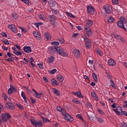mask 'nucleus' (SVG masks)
I'll return each mask as SVG.
<instances>
[{
  "instance_id": "f257e3e1",
  "label": "nucleus",
  "mask_w": 127,
  "mask_h": 127,
  "mask_svg": "<svg viewBox=\"0 0 127 127\" xmlns=\"http://www.w3.org/2000/svg\"><path fill=\"white\" fill-rule=\"evenodd\" d=\"M30 122L31 124V125H32V126H33V127H37V126L38 127H43V123H42V121L40 120L39 121H37L36 120L33 119H30Z\"/></svg>"
},
{
  "instance_id": "f03ea898",
  "label": "nucleus",
  "mask_w": 127,
  "mask_h": 127,
  "mask_svg": "<svg viewBox=\"0 0 127 127\" xmlns=\"http://www.w3.org/2000/svg\"><path fill=\"white\" fill-rule=\"evenodd\" d=\"M82 39H84L85 43L86 48L90 49L92 47V42L88 38L86 37V36H83L82 37Z\"/></svg>"
},
{
  "instance_id": "7ed1b4c3",
  "label": "nucleus",
  "mask_w": 127,
  "mask_h": 127,
  "mask_svg": "<svg viewBox=\"0 0 127 127\" xmlns=\"http://www.w3.org/2000/svg\"><path fill=\"white\" fill-rule=\"evenodd\" d=\"M56 51L61 56L66 57V56H67V55H68V54H67L64 52V49L60 47H56Z\"/></svg>"
},
{
  "instance_id": "20e7f679",
  "label": "nucleus",
  "mask_w": 127,
  "mask_h": 127,
  "mask_svg": "<svg viewBox=\"0 0 127 127\" xmlns=\"http://www.w3.org/2000/svg\"><path fill=\"white\" fill-rule=\"evenodd\" d=\"M113 111H114L116 115L120 116V117H123V116H124V114H123V109L120 105L116 107V109H113Z\"/></svg>"
},
{
  "instance_id": "39448f33",
  "label": "nucleus",
  "mask_w": 127,
  "mask_h": 127,
  "mask_svg": "<svg viewBox=\"0 0 127 127\" xmlns=\"http://www.w3.org/2000/svg\"><path fill=\"white\" fill-rule=\"evenodd\" d=\"M10 118H11V116L9 115V113L2 114L1 115V119L3 123H6Z\"/></svg>"
},
{
  "instance_id": "423d86ee",
  "label": "nucleus",
  "mask_w": 127,
  "mask_h": 127,
  "mask_svg": "<svg viewBox=\"0 0 127 127\" xmlns=\"http://www.w3.org/2000/svg\"><path fill=\"white\" fill-rule=\"evenodd\" d=\"M5 107L6 109H7V110H11V111H14V110H15V106H14V104L11 102L6 103Z\"/></svg>"
},
{
  "instance_id": "0eeeda50",
  "label": "nucleus",
  "mask_w": 127,
  "mask_h": 127,
  "mask_svg": "<svg viewBox=\"0 0 127 127\" xmlns=\"http://www.w3.org/2000/svg\"><path fill=\"white\" fill-rule=\"evenodd\" d=\"M64 118L67 122H73V121H74V118H73V117L69 115L68 113H66L64 115Z\"/></svg>"
},
{
  "instance_id": "6e6552de",
  "label": "nucleus",
  "mask_w": 127,
  "mask_h": 127,
  "mask_svg": "<svg viewBox=\"0 0 127 127\" xmlns=\"http://www.w3.org/2000/svg\"><path fill=\"white\" fill-rule=\"evenodd\" d=\"M87 12L90 13V14L93 15L95 13V8L92 6L87 5Z\"/></svg>"
},
{
  "instance_id": "1a4fd4ad",
  "label": "nucleus",
  "mask_w": 127,
  "mask_h": 127,
  "mask_svg": "<svg viewBox=\"0 0 127 127\" xmlns=\"http://www.w3.org/2000/svg\"><path fill=\"white\" fill-rule=\"evenodd\" d=\"M85 30L87 37H91V36H92V34H93V32L92 31L91 28L89 27H86L85 28Z\"/></svg>"
},
{
  "instance_id": "9d476101",
  "label": "nucleus",
  "mask_w": 127,
  "mask_h": 127,
  "mask_svg": "<svg viewBox=\"0 0 127 127\" xmlns=\"http://www.w3.org/2000/svg\"><path fill=\"white\" fill-rule=\"evenodd\" d=\"M125 23L123 22L122 21H119L117 23V26L118 27H120V28H122L124 29L125 31H127V29L125 27Z\"/></svg>"
},
{
  "instance_id": "9b49d317",
  "label": "nucleus",
  "mask_w": 127,
  "mask_h": 127,
  "mask_svg": "<svg viewBox=\"0 0 127 127\" xmlns=\"http://www.w3.org/2000/svg\"><path fill=\"white\" fill-rule=\"evenodd\" d=\"M104 9H105L106 13H108V14H110V13H111V9H112V6H111L110 5L104 6Z\"/></svg>"
},
{
  "instance_id": "f8f14e48",
  "label": "nucleus",
  "mask_w": 127,
  "mask_h": 127,
  "mask_svg": "<svg viewBox=\"0 0 127 127\" xmlns=\"http://www.w3.org/2000/svg\"><path fill=\"white\" fill-rule=\"evenodd\" d=\"M23 50L24 52H26V53H30L32 52V50H31V47L27 46H25L23 47Z\"/></svg>"
},
{
  "instance_id": "ddd939ff",
  "label": "nucleus",
  "mask_w": 127,
  "mask_h": 127,
  "mask_svg": "<svg viewBox=\"0 0 127 127\" xmlns=\"http://www.w3.org/2000/svg\"><path fill=\"white\" fill-rule=\"evenodd\" d=\"M33 34L37 40H40V39H41V36H40V33H39L38 32L34 31L33 32Z\"/></svg>"
},
{
  "instance_id": "4468645a",
  "label": "nucleus",
  "mask_w": 127,
  "mask_h": 127,
  "mask_svg": "<svg viewBox=\"0 0 127 127\" xmlns=\"http://www.w3.org/2000/svg\"><path fill=\"white\" fill-rule=\"evenodd\" d=\"M56 18V16L54 15H50L49 16V19L50 20L51 22L53 24H55V19Z\"/></svg>"
},
{
  "instance_id": "2eb2a0df",
  "label": "nucleus",
  "mask_w": 127,
  "mask_h": 127,
  "mask_svg": "<svg viewBox=\"0 0 127 127\" xmlns=\"http://www.w3.org/2000/svg\"><path fill=\"white\" fill-rule=\"evenodd\" d=\"M49 52L50 53H51V54H55V53H56V47H50L49 48Z\"/></svg>"
},
{
  "instance_id": "dca6fc26",
  "label": "nucleus",
  "mask_w": 127,
  "mask_h": 127,
  "mask_svg": "<svg viewBox=\"0 0 127 127\" xmlns=\"http://www.w3.org/2000/svg\"><path fill=\"white\" fill-rule=\"evenodd\" d=\"M116 21V19L113 17V16H109L108 17V18L107 19V23H114L115 21Z\"/></svg>"
},
{
  "instance_id": "f3484780",
  "label": "nucleus",
  "mask_w": 127,
  "mask_h": 127,
  "mask_svg": "<svg viewBox=\"0 0 127 127\" xmlns=\"http://www.w3.org/2000/svg\"><path fill=\"white\" fill-rule=\"evenodd\" d=\"M74 55L76 58H80V51L79 50L75 49L74 51Z\"/></svg>"
},
{
  "instance_id": "a211bd4d",
  "label": "nucleus",
  "mask_w": 127,
  "mask_h": 127,
  "mask_svg": "<svg viewBox=\"0 0 127 127\" xmlns=\"http://www.w3.org/2000/svg\"><path fill=\"white\" fill-rule=\"evenodd\" d=\"M91 96L93 99H95L96 101H99V97L97 96V94H96V92L92 91L91 92Z\"/></svg>"
},
{
  "instance_id": "6ab92c4d",
  "label": "nucleus",
  "mask_w": 127,
  "mask_h": 127,
  "mask_svg": "<svg viewBox=\"0 0 127 127\" xmlns=\"http://www.w3.org/2000/svg\"><path fill=\"white\" fill-rule=\"evenodd\" d=\"M108 63L110 66H115L116 65V62L112 59L109 60Z\"/></svg>"
},
{
  "instance_id": "aec40b11",
  "label": "nucleus",
  "mask_w": 127,
  "mask_h": 127,
  "mask_svg": "<svg viewBox=\"0 0 127 127\" xmlns=\"http://www.w3.org/2000/svg\"><path fill=\"white\" fill-rule=\"evenodd\" d=\"M72 94H73L74 96L76 95L78 98H83V95H82V93H81V91H77L76 92H72Z\"/></svg>"
},
{
  "instance_id": "412c9836",
  "label": "nucleus",
  "mask_w": 127,
  "mask_h": 127,
  "mask_svg": "<svg viewBox=\"0 0 127 127\" xmlns=\"http://www.w3.org/2000/svg\"><path fill=\"white\" fill-rule=\"evenodd\" d=\"M44 35L48 41L49 40H51V36L50 35V34H49L48 32H46L45 33Z\"/></svg>"
},
{
  "instance_id": "4be33fe9",
  "label": "nucleus",
  "mask_w": 127,
  "mask_h": 127,
  "mask_svg": "<svg viewBox=\"0 0 127 127\" xmlns=\"http://www.w3.org/2000/svg\"><path fill=\"white\" fill-rule=\"evenodd\" d=\"M51 83L53 86H58L59 85V82L54 78L51 79Z\"/></svg>"
},
{
  "instance_id": "5701e85b",
  "label": "nucleus",
  "mask_w": 127,
  "mask_h": 127,
  "mask_svg": "<svg viewBox=\"0 0 127 127\" xmlns=\"http://www.w3.org/2000/svg\"><path fill=\"white\" fill-rule=\"evenodd\" d=\"M53 92L57 96H60V90L57 89L55 88H52Z\"/></svg>"
},
{
  "instance_id": "b1692460",
  "label": "nucleus",
  "mask_w": 127,
  "mask_h": 127,
  "mask_svg": "<svg viewBox=\"0 0 127 127\" xmlns=\"http://www.w3.org/2000/svg\"><path fill=\"white\" fill-rule=\"evenodd\" d=\"M21 96L23 98V100L25 101V103L26 104H27V99H26V96H25V94L24 93V92H21Z\"/></svg>"
},
{
  "instance_id": "393cba45",
  "label": "nucleus",
  "mask_w": 127,
  "mask_h": 127,
  "mask_svg": "<svg viewBox=\"0 0 127 127\" xmlns=\"http://www.w3.org/2000/svg\"><path fill=\"white\" fill-rule=\"evenodd\" d=\"M93 23H94L93 21H91V20H88L86 22V26H92V25H93Z\"/></svg>"
},
{
  "instance_id": "a878e982",
  "label": "nucleus",
  "mask_w": 127,
  "mask_h": 127,
  "mask_svg": "<svg viewBox=\"0 0 127 127\" xmlns=\"http://www.w3.org/2000/svg\"><path fill=\"white\" fill-rule=\"evenodd\" d=\"M52 45L54 46V47H57L58 45L60 44V43L57 41H54L51 43Z\"/></svg>"
},
{
  "instance_id": "bb28decb",
  "label": "nucleus",
  "mask_w": 127,
  "mask_h": 127,
  "mask_svg": "<svg viewBox=\"0 0 127 127\" xmlns=\"http://www.w3.org/2000/svg\"><path fill=\"white\" fill-rule=\"evenodd\" d=\"M92 77L95 82H99V80H98V78L97 77V75L95 72L92 73Z\"/></svg>"
},
{
  "instance_id": "cd10ccee",
  "label": "nucleus",
  "mask_w": 127,
  "mask_h": 127,
  "mask_svg": "<svg viewBox=\"0 0 127 127\" xmlns=\"http://www.w3.org/2000/svg\"><path fill=\"white\" fill-rule=\"evenodd\" d=\"M120 21H122L123 23L126 24L127 23V19H126V18L124 16H121L120 17Z\"/></svg>"
},
{
  "instance_id": "c85d7f7f",
  "label": "nucleus",
  "mask_w": 127,
  "mask_h": 127,
  "mask_svg": "<svg viewBox=\"0 0 127 127\" xmlns=\"http://www.w3.org/2000/svg\"><path fill=\"white\" fill-rule=\"evenodd\" d=\"M66 14H67V16H69V17H71V18H76V16H74L71 13L66 12Z\"/></svg>"
},
{
  "instance_id": "c756f323",
  "label": "nucleus",
  "mask_w": 127,
  "mask_h": 127,
  "mask_svg": "<svg viewBox=\"0 0 127 127\" xmlns=\"http://www.w3.org/2000/svg\"><path fill=\"white\" fill-rule=\"evenodd\" d=\"M96 52L97 54H98L100 56H103V52H102V50L100 49H97L96 50Z\"/></svg>"
},
{
  "instance_id": "7c9ffc66",
  "label": "nucleus",
  "mask_w": 127,
  "mask_h": 127,
  "mask_svg": "<svg viewBox=\"0 0 127 127\" xmlns=\"http://www.w3.org/2000/svg\"><path fill=\"white\" fill-rule=\"evenodd\" d=\"M72 102L76 105H80L81 104V102L78 101L76 98L72 99Z\"/></svg>"
},
{
  "instance_id": "2f4dec72",
  "label": "nucleus",
  "mask_w": 127,
  "mask_h": 127,
  "mask_svg": "<svg viewBox=\"0 0 127 127\" xmlns=\"http://www.w3.org/2000/svg\"><path fill=\"white\" fill-rule=\"evenodd\" d=\"M14 57H12L11 58L6 59L5 61L7 62H12V61H14Z\"/></svg>"
},
{
  "instance_id": "473e14b6",
  "label": "nucleus",
  "mask_w": 127,
  "mask_h": 127,
  "mask_svg": "<svg viewBox=\"0 0 127 127\" xmlns=\"http://www.w3.org/2000/svg\"><path fill=\"white\" fill-rule=\"evenodd\" d=\"M57 79L59 81H60V82H63L64 80V77H63V76H62V75H59L57 77Z\"/></svg>"
},
{
  "instance_id": "72a5a7b5",
  "label": "nucleus",
  "mask_w": 127,
  "mask_h": 127,
  "mask_svg": "<svg viewBox=\"0 0 127 127\" xmlns=\"http://www.w3.org/2000/svg\"><path fill=\"white\" fill-rule=\"evenodd\" d=\"M85 107L86 108H90V109H92L93 108V106L91 104H90V103L89 102H87L85 104Z\"/></svg>"
},
{
  "instance_id": "f704fd0d",
  "label": "nucleus",
  "mask_w": 127,
  "mask_h": 127,
  "mask_svg": "<svg viewBox=\"0 0 127 127\" xmlns=\"http://www.w3.org/2000/svg\"><path fill=\"white\" fill-rule=\"evenodd\" d=\"M51 11L52 13H53V14H55L56 15H57V14H58V12H59V11H58V10H55L53 8L51 9Z\"/></svg>"
},
{
  "instance_id": "c9c22d12",
  "label": "nucleus",
  "mask_w": 127,
  "mask_h": 127,
  "mask_svg": "<svg viewBox=\"0 0 127 127\" xmlns=\"http://www.w3.org/2000/svg\"><path fill=\"white\" fill-rule=\"evenodd\" d=\"M13 53L14 54H15V55H17V56H18V55H19L20 56H21V55H22V53L17 50L15 51V52H13Z\"/></svg>"
},
{
  "instance_id": "e433bc0d",
  "label": "nucleus",
  "mask_w": 127,
  "mask_h": 127,
  "mask_svg": "<svg viewBox=\"0 0 127 127\" xmlns=\"http://www.w3.org/2000/svg\"><path fill=\"white\" fill-rule=\"evenodd\" d=\"M16 106L20 109V110H21V111H23L24 110V107L21 105L20 104H16Z\"/></svg>"
},
{
  "instance_id": "4c0bfd02",
  "label": "nucleus",
  "mask_w": 127,
  "mask_h": 127,
  "mask_svg": "<svg viewBox=\"0 0 127 127\" xmlns=\"http://www.w3.org/2000/svg\"><path fill=\"white\" fill-rule=\"evenodd\" d=\"M37 65H38L39 68H40L41 70H43V69H44L43 64H37Z\"/></svg>"
},
{
  "instance_id": "58836bf2",
  "label": "nucleus",
  "mask_w": 127,
  "mask_h": 127,
  "mask_svg": "<svg viewBox=\"0 0 127 127\" xmlns=\"http://www.w3.org/2000/svg\"><path fill=\"white\" fill-rule=\"evenodd\" d=\"M10 86H11V88L12 90V92H14V93H16V92H17V88L14 87L12 85H10Z\"/></svg>"
},
{
  "instance_id": "ea45409f",
  "label": "nucleus",
  "mask_w": 127,
  "mask_h": 127,
  "mask_svg": "<svg viewBox=\"0 0 127 127\" xmlns=\"http://www.w3.org/2000/svg\"><path fill=\"white\" fill-rule=\"evenodd\" d=\"M19 29H21V31L22 32H23V33H26V32H27V30L24 28H22V27H19Z\"/></svg>"
},
{
  "instance_id": "a19ab883",
  "label": "nucleus",
  "mask_w": 127,
  "mask_h": 127,
  "mask_svg": "<svg viewBox=\"0 0 127 127\" xmlns=\"http://www.w3.org/2000/svg\"><path fill=\"white\" fill-rule=\"evenodd\" d=\"M57 71V69L54 68V69H53L51 70H49L48 72L50 74H54L55 73H56Z\"/></svg>"
},
{
  "instance_id": "79ce46f5",
  "label": "nucleus",
  "mask_w": 127,
  "mask_h": 127,
  "mask_svg": "<svg viewBox=\"0 0 127 127\" xmlns=\"http://www.w3.org/2000/svg\"><path fill=\"white\" fill-rule=\"evenodd\" d=\"M12 16L15 19H17L18 18V14H16V13H14L12 14Z\"/></svg>"
},
{
  "instance_id": "37998d69",
  "label": "nucleus",
  "mask_w": 127,
  "mask_h": 127,
  "mask_svg": "<svg viewBox=\"0 0 127 127\" xmlns=\"http://www.w3.org/2000/svg\"><path fill=\"white\" fill-rule=\"evenodd\" d=\"M110 82H111L110 86H111L112 88L116 89V86H115V82H114V81H113V80H111Z\"/></svg>"
},
{
  "instance_id": "c03bdc74",
  "label": "nucleus",
  "mask_w": 127,
  "mask_h": 127,
  "mask_svg": "<svg viewBox=\"0 0 127 127\" xmlns=\"http://www.w3.org/2000/svg\"><path fill=\"white\" fill-rule=\"evenodd\" d=\"M53 61H54V58L53 57H51V58L48 59V62H49V63H52Z\"/></svg>"
},
{
  "instance_id": "a18cd8bd",
  "label": "nucleus",
  "mask_w": 127,
  "mask_h": 127,
  "mask_svg": "<svg viewBox=\"0 0 127 127\" xmlns=\"http://www.w3.org/2000/svg\"><path fill=\"white\" fill-rule=\"evenodd\" d=\"M97 111L100 115H102V116H105V112L104 111L100 109H97Z\"/></svg>"
},
{
  "instance_id": "49530a36",
  "label": "nucleus",
  "mask_w": 127,
  "mask_h": 127,
  "mask_svg": "<svg viewBox=\"0 0 127 127\" xmlns=\"http://www.w3.org/2000/svg\"><path fill=\"white\" fill-rule=\"evenodd\" d=\"M12 89L11 88V87L10 86V88L8 89V95H11L12 94Z\"/></svg>"
},
{
  "instance_id": "de8ad7c7",
  "label": "nucleus",
  "mask_w": 127,
  "mask_h": 127,
  "mask_svg": "<svg viewBox=\"0 0 127 127\" xmlns=\"http://www.w3.org/2000/svg\"><path fill=\"white\" fill-rule=\"evenodd\" d=\"M114 37L115 38H116V39H118L119 40H120V39L122 38V36L119 35H115Z\"/></svg>"
},
{
  "instance_id": "09e8293b",
  "label": "nucleus",
  "mask_w": 127,
  "mask_h": 127,
  "mask_svg": "<svg viewBox=\"0 0 127 127\" xmlns=\"http://www.w3.org/2000/svg\"><path fill=\"white\" fill-rule=\"evenodd\" d=\"M61 112L62 113V114L63 115V116H64L65 114H67V113H66V111L64 108H63V109H62V111H61Z\"/></svg>"
},
{
  "instance_id": "8fccbe9b",
  "label": "nucleus",
  "mask_w": 127,
  "mask_h": 127,
  "mask_svg": "<svg viewBox=\"0 0 127 127\" xmlns=\"http://www.w3.org/2000/svg\"><path fill=\"white\" fill-rule=\"evenodd\" d=\"M31 101L32 102V103L33 104V105H34V104L36 103V100L32 98V97L30 98Z\"/></svg>"
},
{
  "instance_id": "3c124183",
  "label": "nucleus",
  "mask_w": 127,
  "mask_h": 127,
  "mask_svg": "<svg viewBox=\"0 0 127 127\" xmlns=\"http://www.w3.org/2000/svg\"><path fill=\"white\" fill-rule=\"evenodd\" d=\"M35 97L36 98H37V99H40L41 96H40V94H39L37 92H36V93H35Z\"/></svg>"
},
{
  "instance_id": "603ef678",
  "label": "nucleus",
  "mask_w": 127,
  "mask_h": 127,
  "mask_svg": "<svg viewBox=\"0 0 127 127\" xmlns=\"http://www.w3.org/2000/svg\"><path fill=\"white\" fill-rule=\"evenodd\" d=\"M2 97L3 98H4V100L5 101H6V100H7V95H6V94L3 93V94H2Z\"/></svg>"
},
{
  "instance_id": "864d4df0",
  "label": "nucleus",
  "mask_w": 127,
  "mask_h": 127,
  "mask_svg": "<svg viewBox=\"0 0 127 127\" xmlns=\"http://www.w3.org/2000/svg\"><path fill=\"white\" fill-rule=\"evenodd\" d=\"M21 1H23V2H24L26 3V4H29V0H20Z\"/></svg>"
},
{
  "instance_id": "5fc2aeb1",
  "label": "nucleus",
  "mask_w": 127,
  "mask_h": 127,
  "mask_svg": "<svg viewBox=\"0 0 127 127\" xmlns=\"http://www.w3.org/2000/svg\"><path fill=\"white\" fill-rule=\"evenodd\" d=\"M112 2H113V4H119V1L118 0H112Z\"/></svg>"
},
{
  "instance_id": "6e6d98bb",
  "label": "nucleus",
  "mask_w": 127,
  "mask_h": 127,
  "mask_svg": "<svg viewBox=\"0 0 127 127\" xmlns=\"http://www.w3.org/2000/svg\"><path fill=\"white\" fill-rule=\"evenodd\" d=\"M3 43L5 44V45H8L9 44V42L7 39H6L5 41H3Z\"/></svg>"
},
{
  "instance_id": "4d7b16f0",
  "label": "nucleus",
  "mask_w": 127,
  "mask_h": 127,
  "mask_svg": "<svg viewBox=\"0 0 127 127\" xmlns=\"http://www.w3.org/2000/svg\"><path fill=\"white\" fill-rule=\"evenodd\" d=\"M59 41H60V42H61V44H63V43H64V39H63L62 38H60L59 39Z\"/></svg>"
},
{
  "instance_id": "13d9d810",
  "label": "nucleus",
  "mask_w": 127,
  "mask_h": 127,
  "mask_svg": "<svg viewBox=\"0 0 127 127\" xmlns=\"http://www.w3.org/2000/svg\"><path fill=\"white\" fill-rule=\"evenodd\" d=\"M87 116H88V118H89V119L90 120H92V121H93V120L94 119V117H93V115H89L87 114Z\"/></svg>"
},
{
  "instance_id": "bf43d9fd",
  "label": "nucleus",
  "mask_w": 127,
  "mask_h": 127,
  "mask_svg": "<svg viewBox=\"0 0 127 127\" xmlns=\"http://www.w3.org/2000/svg\"><path fill=\"white\" fill-rule=\"evenodd\" d=\"M1 35L3 37H7V34L5 32H2Z\"/></svg>"
},
{
  "instance_id": "052dcab7",
  "label": "nucleus",
  "mask_w": 127,
  "mask_h": 127,
  "mask_svg": "<svg viewBox=\"0 0 127 127\" xmlns=\"http://www.w3.org/2000/svg\"><path fill=\"white\" fill-rule=\"evenodd\" d=\"M121 126L122 127H127V124L124 122L123 123L121 124Z\"/></svg>"
},
{
  "instance_id": "680f3d73",
  "label": "nucleus",
  "mask_w": 127,
  "mask_h": 127,
  "mask_svg": "<svg viewBox=\"0 0 127 127\" xmlns=\"http://www.w3.org/2000/svg\"><path fill=\"white\" fill-rule=\"evenodd\" d=\"M63 109V108H61V107H57V111H58V112H61Z\"/></svg>"
},
{
  "instance_id": "e2e57ef3",
  "label": "nucleus",
  "mask_w": 127,
  "mask_h": 127,
  "mask_svg": "<svg viewBox=\"0 0 127 127\" xmlns=\"http://www.w3.org/2000/svg\"><path fill=\"white\" fill-rule=\"evenodd\" d=\"M78 35H79V33H73L72 34V37H74V38L77 37V36H78Z\"/></svg>"
},
{
  "instance_id": "0e129e2a",
  "label": "nucleus",
  "mask_w": 127,
  "mask_h": 127,
  "mask_svg": "<svg viewBox=\"0 0 127 127\" xmlns=\"http://www.w3.org/2000/svg\"><path fill=\"white\" fill-rule=\"evenodd\" d=\"M111 107L113 108V109H115V108L117 107V104L114 103L112 105Z\"/></svg>"
},
{
  "instance_id": "69168bd1",
  "label": "nucleus",
  "mask_w": 127,
  "mask_h": 127,
  "mask_svg": "<svg viewBox=\"0 0 127 127\" xmlns=\"http://www.w3.org/2000/svg\"><path fill=\"white\" fill-rule=\"evenodd\" d=\"M97 120L99 123H103V122H104V120L101 118H97Z\"/></svg>"
},
{
  "instance_id": "338daca9",
  "label": "nucleus",
  "mask_w": 127,
  "mask_h": 127,
  "mask_svg": "<svg viewBox=\"0 0 127 127\" xmlns=\"http://www.w3.org/2000/svg\"><path fill=\"white\" fill-rule=\"evenodd\" d=\"M8 28L9 29H11V30L13 28V27H12V25L9 24L8 25Z\"/></svg>"
},
{
  "instance_id": "774afa93",
  "label": "nucleus",
  "mask_w": 127,
  "mask_h": 127,
  "mask_svg": "<svg viewBox=\"0 0 127 127\" xmlns=\"http://www.w3.org/2000/svg\"><path fill=\"white\" fill-rule=\"evenodd\" d=\"M122 114H123V115L124 116H126V117H127V111H123L122 112Z\"/></svg>"
}]
</instances>
